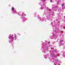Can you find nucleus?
I'll return each mask as SVG.
<instances>
[{"instance_id": "nucleus-1", "label": "nucleus", "mask_w": 65, "mask_h": 65, "mask_svg": "<svg viewBox=\"0 0 65 65\" xmlns=\"http://www.w3.org/2000/svg\"><path fill=\"white\" fill-rule=\"evenodd\" d=\"M62 6V7H63L64 6V4H62V5H61Z\"/></svg>"}, {"instance_id": "nucleus-2", "label": "nucleus", "mask_w": 65, "mask_h": 65, "mask_svg": "<svg viewBox=\"0 0 65 65\" xmlns=\"http://www.w3.org/2000/svg\"><path fill=\"white\" fill-rule=\"evenodd\" d=\"M12 10H14V8L13 7L12 8Z\"/></svg>"}, {"instance_id": "nucleus-3", "label": "nucleus", "mask_w": 65, "mask_h": 65, "mask_svg": "<svg viewBox=\"0 0 65 65\" xmlns=\"http://www.w3.org/2000/svg\"><path fill=\"white\" fill-rule=\"evenodd\" d=\"M16 36H17L15 35V36H14L15 37H16Z\"/></svg>"}, {"instance_id": "nucleus-4", "label": "nucleus", "mask_w": 65, "mask_h": 65, "mask_svg": "<svg viewBox=\"0 0 65 65\" xmlns=\"http://www.w3.org/2000/svg\"><path fill=\"white\" fill-rule=\"evenodd\" d=\"M12 38L13 39V37H12Z\"/></svg>"}, {"instance_id": "nucleus-5", "label": "nucleus", "mask_w": 65, "mask_h": 65, "mask_svg": "<svg viewBox=\"0 0 65 65\" xmlns=\"http://www.w3.org/2000/svg\"><path fill=\"white\" fill-rule=\"evenodd\" d=\"M48 43H50V42H48Z\"/></svg>"}, {"instance_id": "nucleus-6", "label": "nucleus", "mask_w": 65, "mask_h": 65, "mask_svg": "<svg viewBox=\"0 0 65 65\" xmlns=\"http://www.w3.org/2000/svg\"><path fill=\"white\" fill-rule=\"evenodd\" d=\"M64 18H65V16L64 17Z\"/></svg>"}]
</instances>
